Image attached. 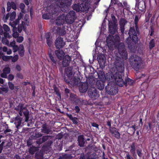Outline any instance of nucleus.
I'll use <instances>...</instances> for the list:
<instances>
[{"instance_id":"1","label":"nucleus","mask_w":159,"mask_h":159,"mask_svg":"<svg viewBox=\"0 0 159 159\" xmlns=\"http://www.w3.org/2000/svg\"><path fill=\"white\" fill-rule=\"evenodd\" d=\"M76 18V17L75 12L73 11H70V24L71 23L74 22L72 25H70V28L71 29L70 31V37L71 40H70V42H73L72 43H71L70 44V48L73 49L75 54L77 53V52L75 51L78 47L76 40L78 38L81 28L84 25L82 22L81 20H80L78 22H74Z\"/></svg>"},{"instance_id":"2","label":"nucleus","mask_w":159,"mask_h":159,"mask_svg":"<svg viewBox=\"0 0 159 159\" xmlns=\"http://www.w3.org/2000/svg\"><path fill=\"white\" fill-rule=\"evenodd\" d=\"M120 37L118 35L115 36V37L112 35H109L107 38L106 42L109 49L113 50L117 47L120 55L123 60H126L127 58V54L125 51L124 44L123 43H119Z\"/></svg>"},{"instance_id":"3","label":"nucleus","mask_w":159,"mask_h":159,"mask_svg":"<svg viewBox=\"0 0 159 159\" xmlns=\"http://www.w3.org/2000/svg\"><path fill=\"white\" fill-rule=\"evenodd\" d=\"M54 1L55 4L53 7V5L51 4L47 8V10L46 13L42 15V18L45 20H48L51 19L52 17L53 14H56V8L59 7L61 11L64 12L69 10V0H53Z\"/></svg>"},{"instance_id":"4","label":"nucleus","mask_w":159,"mask_h":159,"mask_svg":"<svg viewBox=\"0 0 159 159\" xmlns=\"http://www.w3.org/2000/svg\"><path fill=\"white\" fill-rule=\"evenodd\" d=\"M23 14L21 12H20L18 15V18L10 24L11 26L13 27V33L12 36L14 38H16L19 37V33H21L22 30L24 31L25 32L26 26L29 25V22L28 20L29 16L25 15L24 17V20L22 21L21 24L19 25L17 28L16 25L18 24L20 20L23 17Z\"/></svg>"},{"instance_id":"5","label":"nucleus","mask_w":159,"mask_h":159,"mask_svg":"<svg viewBox=\"0 0 159 159\" xmlns=\"http://www.w3.org/2000/svg\"><path fill=\"white\" fill-rule=\"evenodd\" d=\"M118 65H116V68L119 72L116 73L113 76L114 81L116 84L120 86H122L124 84V82L122 78V72L124 70V63L122 61H120Z\"/></svg>"},{"instance_id":"6","label":"nucleus","mask_w":159,"mask_h":159,"mask_svg":"<svg viewBox=\"0 0 159 159\" xmlns=\"http://www.w3.org/2000/svg\"><path fill=\"white\" fill-rule=\"evenodd\" d=\"M129 34V37L128 39L127 43L128 47L130 48L132 46L130 43H132L133 44L135 43L138 41V39L137 37V33L135 31L134 28H130Z\"/></svg>"},{"instance_id":"7","label":"nucleus","mask_w":159,"mask_h":159,"mask_svg":"<svg viewBox=\"0 0 159 159\" xmlns=\"http://www.w3.org/2000/svg\"><path fill=\"white\" fill-rule=\"evenodd\" d=\"M69 7L70 6H69ZM69 10L66 12L69 11ZM69 15L70 12H68L66 15L64 13L60 15L57 19L56 24L57 26H60L61 25H63L65 22L68 24H70V20L68 19Z\"/></svg>"},{"instance_id":"8","label":"nucleus","mask_w":159,"mask_h":159,"mask_svg":"<svg viewBox=\"0 0 159 159\" xmlns=\"http://www.w3.org/2000/svg\"><path fill=\"white\" fill-rule=\"evenodd\" d=\"M74 84L78 85L79 87V90L81 93L86 92L88 89V85L87 83H81L79 79H75Z\"/></svg>"},{"instance_id":"9","label":"nucleus","mask_w":159,"mask_h":159,"mask_svg":"<svg viewBox=\"0 0 159 159\" xmlns=\"http://www.w3.org/2000/svg\"><path fill=\"white\" fill-rule=\"evenodd\" d=\"M73 9L77 11H81L83 12L87 11L89 8L88 6L84 3H82L80 6L78 4H75L72 6Z\"/></svg>"},{"instance_id":"10","label":"nucleus","mask_w":159,"mask_h":159,"mask_svg":"<svg viewBox=\"0 0 159 159\" xmlns=\"http://www.w3.org/2000/svg\"><path fill=\"white\" fill-rule=\"evenodd\" d=\"M98 74L99 78L102 82L105 81V80L108 81H112L113 78L112 75H111L110 73L107 74L105 76L104 72L102 71L101 70L98 73Z\"/></svg>"},{"instance_id":"11","label":"nucleus","mask_w":159,"mask_h":159,"mask_svg":"<svg viewBox=\"0 0 159 159\" xmlns=\"http://www.w3.org/2000/svg\"><path fill=\"white\" fill-rule=\"evenodd\" d=\"M132 65L136 68H139L140 66L142 63L141 59L138 56H135L133 59H130Z\"/></svg>"},{"instance_id":"12","label":"nucleus","mask_w":159,"mask_h":159,"mask_svg":"<svg viewBox=\"0 0 159 159\" xmlns=\"http://www.w3.org/2000/svg\"><path fill=\"white\" fill-rule=\"evenodd\" d=\"M100 67L102 68H104L105 65L106 58L104 54H99L97 58Z\"/></svg>"},{"instance_id":"13","label":"nucleus","mask_w":159,"mask_h":159,"mask_svg":"<svg viewBox=\"0 0 159 159\" xmlns=\"http://www.w3.org/2000/svg\"><path fill=\"white\" fill-rule=\"evenodd\" d=\"M65 44V43L63 38L60 37H58L57 38L55 42V45L57 48L60 49L63 47Z\"/></svg>"},{"instance_id":"14","label":"nucleus","mask_w":159,"mask_h":159,"mask_svg":"<svg viewBox=\"0 0 159 159\" xmlns=\"http://www.w3.org/2000/svg\"><path fill=\"white\" fill-rule=\"evenodd\" d=\"M64 78L65 82L69 85L70 84V67H68L65 69Z\"/></svg>"},{"instance_id":"15","label":"nucleus","mask_w":159,"mask_h":159,"mask_svg":"<svg viewBox=\"0 0 159 159\" xmlns=\"http://www.w3.org/2000/svg\"><path fill=\"white\" fill-rule=\"evenodd\" d=\"M42 127L41 132L44 134H48L52 131L51 127L46 123L43 124Z\"/></svg>"},{"instance_id":"16","label":"nucleus","mask_w":159,"mask_h":159,"mask_svg":"<svg viewBox=\"0 0 159 159\" xmlns=\"http://www.w3.org/2000/svg\"><path fill=\"white\" fill-rule=\"evenodd\" d=\"M109 31L112 34H114L117 29V25L113 23L111 21L109 23Z\"/></svg>"},{"instance_id":"17","label":"nucleus","mask_w":159,"mask_h":159,"mask_svg":"<svg viewBox=\"0 0 159 159\" xmlns=\"http://www.w3.org/2000/svg\"><path fill=\"white\" fill-rule=\"evenodd\" d=\"M92 90L89 92V94L92 98L96 99L99 96V94L95 88H93Z\"/></svg>"},{"instance_id":"18","label":"nucleus","mask_w":159,"mask_h":159,"mask_svg":"<svg viewBox=\"0 0 159 159\" xmlns=\"http://www.w3.org/2000/svg\"><path fill=\"white\" fill-rule=\"evenodd\" d=\"M55 54L58 58L60 60L63 59L65 55V53L63 50L58 49L55 51Z\"/></svg>"},{"instance_id":"19","label":"nucleus","mask_w":159,"mask_h":159,"mask_svg":"<svg viewBox=\"0 0 159 159\" xmlns=\"http://www.w3.org/2000/svg\"><path fill=\"white\" fill-rule=\"evenodd\" d=\"M21 121V119L20 116H17L15 117L14 120V124L18 129H19V127L20 126Z\"/></svg>"},{"instance_id":"20","label":"nucleus","mask_w":159,"mask_h":159,"mask_svg":"<svg viewBox=\"0 0 159 159\" xmlns=\"http://www.w3.org/2000/svg\"><path fill=\"white\" fill-rule=\"evenodd\" d=\"M8 85L10 89L11 90H13L14 93H16L17 92L19 89L18 86H15L13 83L10 82H8Z\"/></svg>"},{"instance_id":"21","label":"nucleus","mask_w":159,"mask_h":159,"mask_svg":"<svg viewBox=\"0 0 159 159\" xmlns=\"http://www.w3.org/2000/svg\"><path fill=\"white\" fill-rule=\"evenodd\" d=\"M62 64L63 67H65L69 66L70 64V56L66 55L63 59Z\"/></svg>"},{"instance_id":"22","label":"nucleus","mask_w":159,"mask_h":159,"mask_svg":"<svg viewBox=\"0 0 159 159\" xmlns=\"http://www.w3.org/2000/svg\"><path fill=\"white\" fill-rule=\"evenodd\" d=\"M127 21L125 20L124 19H121L119 21V25L120 28L121 32L123 33L124 32L125 29L124 27L125 24L127 23Z\"/></svg>"},{"instance_id":"23","label":"nucleus","mask_w":159,"mask_h":159,"mask_svg":"<svg viewBox=\"0 0 159 159\" xmlns=\"http://www.w3.org/2000/svg\"><path fill=\"white\" fill-rule=\"evenodd\" d=\"M110 131L112 135L114 136L117 139H119L120 138V134L116 131V129L115 128H110Z\"/></svg>"},{"instance_id":"24","label":"nucleus","mask_w":159,"mask_h":159,"mask_svg":"<svg viewBox=\"0 0 159 159\" xmlns=\"http://www.w3.org/2000/svg\"><path fill=\"white\" fill-rule=\"evenodd\" d=\"M53 88L54 90V93L57 95V98L59 100L61 99V93L58 88L55 85L53 86Z\"/></svg>"},{"instance_id":"25","label":"nucleus","mask_w":159,"mask_h":159,"mask_svg":"<svg viewBox=\"0 0 159 159\" xmlns=\"http://www.w3.org/2000/svg\"><path fill=\"white\" fill-rule=\"evenodd\" d=\"M65 29V26H64L62 28H58L57 30V33L60 35H64L66 33Z\"/></svg>"},{"instance_id":"26","label":"nucleus","mask_w":159,"mask_h":159,"mask_svg":"<svg viewBox=\"0 0 159 159\" xmlns=\"http://www.w3.org/2000/svg\"><path fill=\"white\" fill-rule=\"evenodd\" d=\"M18 53L21 57H23L25 55V50L23 44L20 45V48L18 50Z\"/></svg>"},{"instance_id":"27","label":"nucleus","mask_w":159,"mask_h":159,"mask_svg":"<svg viewBox=\"0 0 159 159\" xmlns=\"http://www.w3.org/2000/svg\"><path fill=\"white\" fill-rule=\"evenodd\" d=\"M78 141L79 145L80 147L83 146L84 143V139L83 136L81 135L78 137Z\"/></svg>"},{"instance_id":"28","label":"nucleus","mask_w":159,"mask_h":159,"mask_svg":"<svg viewBox=\"0 0 159 159\" xmlns=\"http://www.w3.org/2000/svg\"><path fill=\"white\" fill-rule=\"evenodd\" d=\"M138 8L139 10L143 11L145 8V3L143 2H140L138 5Z\"/></svg>"},{"instance_id":"29","label":"nucleus","mask_w":159,"mask_h":159,"mask_svg":"<svg viewBox=\"0 0 159 159\" xmlns=\"http://www.w3.org/2000/svg\"><path fill=\"white\" fill-rule=\"evenodd\" d=\"M35 157L36 159H43V152L40 151V152L36 153Z\"/></svg>"},{"instance_id":"30","label":"nucleus","mask_w":159,"mask_h":159,"mask_svg":"<svg viewBox=\"0 0 159 159\" xmlns=\"http://www.w3.org/2000/svg\"><path fill=\"white\" fill-rule=\"evenodd\" d=\"M42 136V134L40 133H35L30 136V137L34 139H36Z\"/></svg>"},{"instance_id":"31","label":"nucleus","mask_w":159,"mask_h":159,"mask_svg":"<svg viewBox=\"0 0 159 159\" xmlns=\"http://www.w3.org/2000/svg\"><path fill=\"white\" fill-rule=\"evenodd\" d=\"M23 113L25 117V121H27L29 119V111L27 109L23 111Z\"/></svg>"},{"instance_id":"32","label":"nucleus","mask_w":159,"mask_h":159,"mask_svg":"<svg viewBox=\"0 0 159 159\" xmlns=\"http://www.w3.org/2000/svg\"><path fill=\"white\" fill-rule=\"evenodd\" d=\"M2 127L5 128V130H4V134H7L8 132H10L11 130L10 129H8V126L7 124H6L5 125H2Z\"/></svg>"},{"instance_id":"33","label":"nucleus","mask_w":159,"mask_h":159,"mask_svg":"<svg viewBox=\"0 0 159 159\" xmlns=\"http://www.w3.org/2000/svg\"><path fill=\"white\" fill-rule=\"evenodd\" d=\"M48 55L50 59L52 62V64H56L57 63V60L56 59L52 56L51 53H49Z\"/></svg>"},{"instance_id":"34","label":"nucleus","mask_w":159,"mask_h":159,"mask_svg":"<svg viewBox=\"0 0 159 159\" xmlns=\"http://www.w3.org/2000/svg\"><path fill=\"white\" fill-rule=\"evenodd\" d=\"M103 82H102V84H101L99 81H97V82L96 85L98 89L102 90L104 88V85L103 84Z\"/></svg>"},{"instance_id":"35","label":"nucleus","mask_w":159,"mask_h":159,"mask_svg":"<svg viewBox=\"0 0 159 159\" xmlns=\"http://www.w3.org/2000/svg\"><path fill=\"white\" fill-rule=\"evenodd\" d=\"M58 159H70V154H62L60 156Z\"/></svg>"},{"instance_id":"36","label":"nucleus","mask_w":159,"mask_h":159,"mask_svg":"<svg viewBox=\"0 0 159 159\" xmlns=\"http://www.w3.org/2000/svg\"><path fill=\"white\" fill-rule=\"evenodd\" d=\"M16 15L15 11H13L11 13H10V20L11 21H13L15 19Z\"/></svg>"},{"instance_id":"37","label":"nucleus","mask_w":159,"mask_h":159,"mask_svg":"<svg viewBox=\"0 0 159 159\" xmlns=\"http://www.w3.org/2000/svg\"><path fill=\"white\" fill-rule=\"evenodd\" d=\"M14 45H11V46L12 47L13 52H16L19 49V48H20V45L18 46L15 44L14 43Z\"/></svg>"},{"instance_id":"38","label":"nucleus","mask_w":159,"mask_h":159,"mask_svg":"<svg viewBox=\"0 0 159 159\" xmlns=\"http://www.w3.org/2000/svg\"><path fill=\"white\" fill-rule=\"evenodd\" d=\"M53 142L52 140H48L47 142H46L45 143V145L43 146V148L44 147H49L52 144Z\"/></svg>"},{"instance_id":"39","label":"nucleus","mask_w":159,"mask_h":159,"mask_svg":"<svg viewBox=\"0 0 159 159\" xmlns=\"http://www.w3.org/2000/svg\"><path fill=\"white\" fill-rule=\"evenodd\" d=\"M135 147L134 144L133 143L131 146L130 152L133 155H134L135 153Z\"/></svg>"},{"instance_id":"40","label":"nucleus","mask_w":159,"mask_h":159,"mask_svg":"<svg viewBox=\"0 0 159 159\" xmlns=\"http://www.w3.org/2000/svg\"><path fill=\"white\" fill-rule=\"evenodd\" d=\"M12 57V56H2V59L5 61H8L9 60L11 59V57Z\"/></svg>"},{"instance_id":"41","label":"nucleus","mask_w":159,"mask_h":159,"mask_svg":"<svg viewBox=\"0 0 159 159\" xmlns=\"http://www.w3.org/2000/svg\"><path fill=\"white\" fill-rule=\"evenodd\" d=\"M155 46V41L153 39H152L149 44V47L151 49Z\"/></svg>"},{"instance_id":"42","label":"nucleus","mask_w":159,"mask_h":159,"mask_svg":"<svg viewBox=\"0 0 159 159\" xmlns=\"http://www.w3.org/2000/svg\"><path fill=\"white\" fill-rule=\"evenodd\" d=\"M11 70L9 67H6L3 70V72L6 73L7 74L10 73Z\"/></svg>"},{"instance_id":"43","label":"nucleus","mask_w":159,"mask_h":159,"mask_svg":"<svg viewBox=\"0 0 159 159\" xmlns=\"http://www.w3.org/2000/svg\"><path fill=\"white\" fill-rule=\"evenodd\" d=\"M24 104H20L18 105V107H20V110L24 111V110H25L27 109L25 107H24Z\"/></svg>"},{"instance_id":"44","label":"nucleus","mask_w":159,"mask_h":159,"mask_svg":"<svg viewBox=\"0 0 159 159\" xmlns=\"http://www.w3.org/2000/svg\"><path fill=\"white\" fill-rule=\"evenodd\" d=\"M23 37L22 36H20L16 38V41L18 43H20L23 41Z\"/></svg>"},{"instance_id":"45","label":"nucleus","mask_w":159,"mask_h":159,"mask_svg":"<svg viewBox=\"0 0 159 159\" xmlns=\"http://www.w3.org/2000/svg\"><path fill=\"white\" fill-rule=\"evenodd\" d=\"M36 150L35 147H31L29 150V152L31 154H33L35 152Z\"/></svg>"},{"instance_id":"46","label":"nucleus","mask_w":159,"mask_h":159,"mask_svg":"<svg viewBox=\"0 0 159 159\" xmlns=\"http://www.w3.org/2000/svg\"><path fill=\"white\" fill-rule=\"evenodd\" d=\"M3 29L4 32L9 31L10 29L9 27L7 25L4 24L3 26Z\"/></svg>"},{"instance_id":"47","label":"nucleus","mask_w":159,"mask_h":159,"mask_svg":"<svg viewBox=\"0 0 159 159\" xmlns=\"http://www.w3.org/2000/svg\"><path fill=\"white\" fill-rule=\"evenodd\" d=\"M12 61L13 62H15L18 59V56L17 55H15L14 57H12L11 58Z\"/></svg>"},{"instance_id":"48","label":"nucleus","mask_w":159,"mask_h":159,"mask_svg":"<svg viewBox=\"0 0 159 159\" xmlns=\"http://www.w3.org/2000/svg\"><path fill=\"white\" fill-rule=\"evenodd\" d=\"M10 4L11 5V6L12 8L14 10H16V4L14 2H10Z\"/></svg>"},{"instance_id":"49","label":"nucleus","mask_w":159,"mask_h":159,"mask_svg":"<svg viewBox=\"0 0 159 159\" xmlns=\"http://www.w3.org/2000/svg\"><path fill=\"white\" fill-rule=\"evenodd\" d=\"M70 120H71L73 123L75 124H77L78 123V119L75 117L72 118L71 115H70Z\"/></svg>"},{"instance_id":"50","label":"nucleus","mask_w":159,"mask_h":159,"mask_svg":"<svg viewBox=\"0 0 159 159\" xmlns=\"http://www.w3.org/2000/svg\"><path fill=\"white\" fill-rule=\"evenodd\" d=\"M3 34V35L5 37L4 38H8L10 39L11 37V36L9 35V34L8 32H4Z\"/></svg>"},{"instance_id":"51","label":"nucleus","mask_w":159,"mask_h":159,"mask_svg":"<svg viewBox=\"0 0 159 159\" xmlns=\"http://www.w3.org/2000/svg\"><path fill=\"white\" fill-rule=\"evenodd\" d=\"M139 21V19L138 18V16H136L135 18L134 19V23L135 25V27L136 29V30L137 31V29H138V27H137V23L138 22V21Z\"/></svg>"},{"instance_id":"52","label":"nucleus","mask_w":159,"mask_h":159,"mask_svg":"<svg viewBox=\"0 0 159 159\" xmlns=\"http://www.w3.org/2000/svg\"><path fill=\"white\" fill-rule=\"evenodd\" d=\"M51 34L50 32H47L45 33V37L46 38V40H48L49 39H51V38H50L51 36Z\"/></svg>"},{"instance_id":"53","label":"nucleus","mask_w":159,"mask_h":159,"mask_svg":"<svg viewBox=\"0 0 159 159\" xmlns=\"http://www.w3.org/2000/svg\"><path fill=\"white\" fill-rule=\"evenodd\" d=\"M2 42L3 44H8L9 43V42L6 38H2Z\"/></svg>"},{"instance_id":"54","label":"nucleus","mask_w":159,"mask_h":159,"mask_svg":"<svg viewBox=\"0 0 159 159\" xmlns=\"http://www.w3.org/2000/svg\"><path fill=\"white\" fill-rule=\"evenodd\" d=\"M20 8L21 9V11L22 12H23V11L24 10L25 8V5L23 3H21L20 4L19 6Z\"/></svg>"},{"instance_id":"55","label":"nucleus","mask_w":159,"mask_h":159,"mask_svg":"<svg viewBox=\"0 0 159 159\" xmlns=\"http://www.w3.org/2000/svg\"><path fill=\"white\" fill-rule=\"evenodd\" d=\"M16 76L18 78L20 79H23V76L21 73H17L16 74Z\"/></svg>"},{"instance_id":"56","label":"nucleus","mask_w":159,"mask_h":159,"mask_svg":"<svg viewBox=\"0 0 159 159\" xmlns=\"http://www.w3.org/2000/svg\"><path fill=\"white\" fill-rule=\"evenodd\" d=\"M47 43L48 44V46L50 47L51 46L52 41V39H49L48 40H46Z\"/></svg>"},{"instance_id":"57","label":"nucleus","mask_w":159,"mask_h":159,"mask_svg":"<svg viewBox=\"0 0 159 159\" xmlns=\"http://www.w3.org/2000/svg\"><path fill=\"white\" fill-rule=\"evenodd\" d=\"M7 12H9V11H10V10L11 8V6H10L11 5L10 4V2H7Z\"/></svg>"},{"instance_id":"58","label":"nucleus","mask_w":159,"mask_h":159,"mask_svg":"<svg viewBox=\"0 0 159 159\" xmlns=\"http://www.w3.org/2000/svg\"><path fill=\"white\" fill-rule=\"evenodd\" d=\"M36 143L37 144L40 145L43 143L42 138L39 139L36 141Z\"/></svg>"},{"instance_id":"59","label":"nucleus","mask_w":159,"mask_h":159,"mask_svg":"<svg viewBox=\"0 0 159 159\" xmlns=\"http://www.w3.org/2000/svg\"><path fill=\"white\" fill-rule=\"evenodd\" d=\"M0 89L2 91L6 93H7L9 90L8 88L7 87H1L0 88Z\"/></svg>"},{"instance_id":"60","label":"nucleus","mask_w":159,"mask_h":159,"mask_svg":"<svg viewBox=\"0 0 159 159\" xmlns=\"http://www.w3.org/2000/svg\"><path fill=\"white\" fill-rule=\"evenodd\" d=\"M50 136L48 135H45L43 136L42 138V139L43 140V142H45L46 141L48 140V137Z\"/></svg>"},{"instance_id":"61","label":"nucleus","mask_w":159,"mask_h":159,"mask_svg":"<svg viewBox=\"0 0 159 159\" xmlns=\"http://www.w3.org/2000/svg\"><path fill=\"white\" fill-rule=\"evenodd\" d=\"M91 0H80L82 2V3H84L85 5H87L88 6V3L89 2H90Z\"/></svg>"},{"instance_id":"62","label":"nucleus","mask_w":159,"mask_h":159,"mask_svg":"<svg viewBox=\"0 0 159 159\" xmlns=\"http://www.w3.org/2000/svg\"><path fill=\"white\" fill-rule=\"evenodd\" d=\"M14 78V76L12 74H10L8 76V79L9 80L12 81Z\"/></svg>"},{"instance_id":"63","label":"nucleus","mask_w":159,"mask_h":159,"mask_svg":"<svg viewBox=\"0 0 159 159\" xmlns=\"http://www.w3.org/2000/svg\"><path fill=\"white\" fill-rule=\"evenodd\" d=\"M16 69L19 71H20L21 70V66L20 65L18 64L16 65Z\"/></svg>"},{"instance_id":"64","label":"nucleus","mask_w":159,"mask_h":159,"mask_svg":"<svg viewBox=\"0 0 159 159\" xmlns=\"http://www.w3.org/2000/svg\"><path fill=\"white\" fill-rule=\"evenodd\" d=\"M32 141L31 139L29 140L27 142V145L28 146H31V145H32Z\"/></svg>"}]
</instances>
